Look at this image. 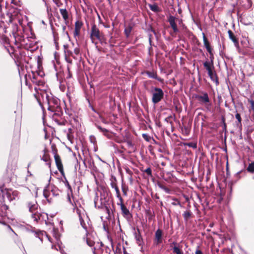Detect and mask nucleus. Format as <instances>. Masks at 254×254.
Returning a JSON list of instances; mask_svg holds the SVG:
<instances>
[{"instance_id": "nucleus-1", "label": "nucleus", "mask_w": 254, "mask_h": 254, "mask_svg": "<svg viewBox=\"0 0 254 254\" xmlns=\"http://www.w3.org/2000/svg\"><path fill=\"white\" fill-rule=\"evenodd\" d=\"M28 207L29 212L31 213V217L35 222H37L42 216L40 212V209L35 200L31 201L28 203Z\"/></svg>"}, {"instance_id": "nucleus-2", "label": "nucleus", "mask_w": 254, "mask_h": 254, "mask_svg": "<svg viewBox=\"0 0 254 254\" xmlns=\"http://www.w3.org/2000/svg\"><path fill=\"white\" fill-rule=\"evenodd\" d=\"M152 101L154 104H157L164 97V92L163 90L159 88L155 87L152 90Z\"/></svg>"}, {"instance_id": "nucleus-3", "label": "nucleus", "mask_w": 254, "mask_h": 254, "mask_svg": "<svg viewBox=\"0 0 254 254\" xmlns=\"http://www.w3.org/2000/svg\"><path fill=\"white\" fill-rule=\"evenodd\" d=\"M101 37V35L99 29L96 27V26L95 24H93L91 27L90 34V38L92 41L93 42V41L95 39L100 40Z\"/></svg>"}, {"instance_id": "nucleus-4", "label": "nucleus", "mask_w": 254, "mask_h": 254, "mask_svg": "<svg viewBox=\"0 0 254 254\" xmlns=\"http://www.w3.org/2000/svg\"><path fill=\"white\" fill-rule=\"evenodd\" d=\"M176 20L178 21L180 24L182 22V20H181L179 19L176 18L173 16H170L169 17V19H168V21H169L171 27L173 29L174 32L176 33V32H178V29L177 25V24L176 22Z\"/></svg>"}, {"instance_id": "nucleus-5", "label": "nucleus", "mask_w": 254, "mask_h": 254, "mask_svg": "<svg viewBox=\"0 0 254 254\" xmlns=\"http://www.w3.org/2000/svg\"><path fill=\"white\" fill-rule=\"evenodd\" d=\"M36 237L38 238L42 242L44 238L47 239L51 243H53L51 238L46 234L45 232L38 231L34 232Z\"/></svg>"}, {"instance_id": "nucleus-6", "label": "nucleus", "mask_w": 254, "mask_h": 254, "mask_svg": "<svg viewBox=\"0 0 254 254\" xmlns=\"http://www.w3.org/2000/svg\"><path fill=\"white\" fill-rule=\"evenodd\" d=\"M117 204L120 205L122 213L124 217L127 219H129L131 216V214L129 210L125 206L123 202L118 203Z\"/></svg>"}, {"instance_id": "nucleus-7", "label": "nucleus", "mask_w": 254, "mask_h": 254, "mask_svg": "<svg viewBox=\"0 0 254 254\" xmlns=\"http://www.w3.org/2000/svg\"><path fill=\"white\" fill-rule=\"evenodd\" d=\"M79 218L81 226L87 232L89 227L88 222L86 223L85 221H87L88 217L86 216L83 215L82 216L81 214L79 213Z\"/></svg>"}, {"instance_id": "nucleus-8", "label": "nucleus", "mask_w": 254, "mask_h": 254, "mask_svg": "<svg viewBox=\"0 0 254 254\" xmlns=\"http://www.w3.org/2000/svg\"><path fill=\"white\" fill-rule=\"evenodd\" d=\"M55 162L56 165L57 166V168L59 171L62 173H64V169H63V166L62 163V161L60 158V157L59 155L56 154L54 156Z\"/></svg>"}, {"instance_id": "nucleus-9", "label": "nucleus", "mask_w": 254, "mask_h": 254, "mask_svg": "<svg viewBox=\"0 0 254 254\" xmlns=\"http://www.w3.org/2000/svg\"><path fill=\"white\" fill-rule=\"evenodd\" d=\"M155 242L156 245L160 244L162 242V231L159 229L155 233Z\"/></svg>"}, {"instance_id": "nucleus-10", "label": "nucleus", "mask_w": 254, "mask_h": 254, "mask_svg": "<svg viewBox=\"0 0 254 254\" xmlns=\"http://www.w3.org/2000/svg\"><path fill=\"white\" fill-rule=\"evenodd\" d=\"M44 153L41 157V160H43L44 162H46V164L49 166V167L51 166V162H50V156L47 153V151L46 149H44L43 150Z\"/></svg>"}, {"instance_id": "nucleus-11", "label": "nucleus", "mask_w": 254, "mask_h": 254, "mask_svg": "<svg viewBox=\"0 0 254 254\" xmlns=\"http://www.w3.org/2000/svg\"><path fill=\"white\" fill-rule=\"evenodd\" d=\"M197 99L203 103H207L209 102V99L206 93H204L202 96H198Z\"/></svg>"}, {"instance_id": "nucleus-12", "label": "nucleus", "mask_w": 254, "mask_h": 254, "mask_svg": "<svg viewBox=\"0 0 254 254\" xmlns=\"http://www.w3.org/2000/svg\"><path fill=\"white\" fill-rule=\"evenodd\" d=\"M48 189H50L51 196H57L59 194V190L54 186H49Z\"/></svg>"}, {"instance_id": "nucleus-13", "label": "nucleus", "mask_w": 254, "mask_h": 254, "mask_svg": "<svg viewBox=\"0 0 254 254\" xmlns=\"http://www.w3.org/2000/svg\"><path fill=\"white\" fill-rule=\"evenodd\" d=\"M37 92V95H35L36 98L38 100V96L39 95L40 93ZM40 95H41L42 97L43 98V101H44V98H45V100L46 102H47L48 103H49V96H48L46 92L44 91H41Z\"/></svg>"}, {"instance_id": "nucleus-14", "label": "nucleus", "mask_w": 254, "mask_h": 254, "mask_svg": "<svg viewBox=\"0 0 254 254\" xmlns=\"http://www.w3.org/2000/svg\"><path fill=\"white\" fill-rule=\"evenodd\" d=\"M228 33L229 34V38L234 42L235 46L238 45V40L237 39L236 37H235V36L234 35V34H233L232 31L231 30H229Z\"/></svg>"}, {"instance_id": "nucleus-15", "label": "nucleus", "mask_w": 254, "mask_h": 254, "mask_svg": "<svg viewBox=\"0 0 254 254\" xmlns=\"http://www.w3.org/2000/svg\"><path fill=\"white\" fill-rule=\"evenodd\" d=\"M64 49L65 56H72L74 58H75V57L73 56L71 50L69 49V46L67 45H64Z\"/></svg>"}, {"instance_id": "nucleus-16", "label": "nucleus", "mask_w": 254, "mask_h": 254, "mask_svg": "<svg viewBox=\"0 0 254 254\" xmlns=\"http://www.w3.org/2000/svg\"><path fill=\"white\" fill-rule=\"evenodd\" d=\"M43 195L48 201H50V200L52 199L50 189H48V188L45 189L43 191Z\"/></svg>"}, {"instance_id": "nucleus-17", "label": "nucleus", "mask_w": 254, "mask_h": 254, "mask_svg": "<svg viewBox=\"0 0 254 254\" xmlns=\"http://www.w3.org/2000/svg\"><path fill=\"white\" fill-rule=\"evenodd\" d=\"M209 77L215 83L216 85L219 84V81L216 74L214 72H212L210 74H208Z\"/></svg>"}, {"instance_id": "nucleus-18", "label": "nucleus", "mask_w": 254, "mask_h": 254, "mask_svg": "<svg viewBox=\"0 0 254 254\" xmlns=\"http://www.w3.org/2000/svg\"><path fill=\"white\" fill-rule=\"evenodd\" d=\"M86 243L90 247H92L94 245V241L91 239V236L88 233H86Z\"/></svg>"}, {"instance_id": "nucleus-19", "label": "nucleus", "mask_w": 254, "mask_h": 254, "mask_svg": "<svg viewBox=\"0 0 254 254\" xmlns=\"http://www.w3.org/2000/svg\"><path fill=\"white\" fill-rule=\"evenodd\" d=\"M132 27L130 25H129L125 27L124 32H125V34L127 38L129 37V36H130V34L132 31Z\"/></svg>"}, {"instance_id": "nucleus-20", "label": "nucleus", "mask_w": 254, "mask_h": 254, "mask_svg": "<svg viewBox=\"0 0 254 254\" xmlns=\"http://www.w3.org/2000/svg\"><path fill=\"white\" fill-rule=\"evenodd\" d=\"M60 11L64 20H66L68 18V15L66 9H60Z\"/></svg>"}, {"instance_id": "nucleus-21", "label": "nucleus", "mask_w": 254, "mask_h": 254, "mask_svg": "<svg viewBox=\"0 0 254 254\" xmlns=\"http://www.w3.org/2000/svg\"><path fill=\"white\" fill-rule=\"evenodd\" d=\"M53 235H54V236L55 237V239L56 240V243H57V244L58 245V247L59 248L60 250H61V247L59 246V245H60V243H59V242H60V234L58 233H57L56 232V231L54 230Z\"/></svg>"}, {"instance_id": "nucleus-22", "label": "nucleus", "mask_w": 254, "mask_h": 254, "mask_svg": "<svg viewBox=\"0 0 254 254\" xmlns=\"http://www.w3.org/2000/svg\"><path fill=\"white\" fill-rule=\"evenodd\" d=\"M147 75L150 78H154L155 79H157L158 80H160L158 77L157 75L156 72L153 71H147L146 72Z\"/></svg>"}, {"instance_id": "nucleus-23", "label": "nucleus", "mask_w": 254, "mask_h": 254, "mask_svg": "<svg viewBox=\"0 0 254 254\" xmlns=\"http://www.w3.org/2000/svg\"><path fill=\"white\" fill-rule=\"evenodd\" d=\"M101 203H104L106 201V196L108 195V193L107 191L103 190V192H101Z\"/></svg>"}, {"instance_id": "nucleus-24", "label": "nucleus", "mask_w": 254, "mask_h": 254, "mask_svg": "<svg viewBox=\"0 0 254 254\" xmlns=\"http://www.w3.org/2000/svg\"><path fill=\"white\" fill-rule=\"evenodd\" d=\"M203 65L206 70L214 68L213 64L210 63L209 62L206 61L204 63Z\"/></svg>"}, {"instance_id": "nucleus-25", "label": "nucleus", "mask_w": 254, "mask_h": 254, "mask_svg": "<svg viewBox=\"0 0 254 254\" xmlns=\"http://www.w3.org/2000/svg\"><path fill=\"white\" fill-rule=\"evenodd\" d=\"M203 43L205 47L207 48L208 47H211L209 42L208 41L206 36H205L204 34H203Z\"/></svg>"}, {"instance_id": "nucleus-26", "label": "nucleus", "mask_w": 254, "mask_h": 254, "mask_svg": "<svg viewBox=\"0 0 254 254\" xmlns=\"http://www.w3.org/2000/svg\"><path fill=\"white\" fill-rule=\"evenodd\" d=\"M247 170L251 173H254V162H252L249 165Z\"/></svg>"}, {"instance_id": "nucleus-27", "label": "nucleus", "mask_w": 254, "mask_h": 254, "mask_svg": "<svg viewBox=\"0 0 254 254\" xmlns=\"http://www.w3.org/2000/svg\"><path fill=\"white\" fill-rule=\"evenodd\" d=\"M191 216V213L190 211H186L183 214V216L185 220H188Z\"/></svg>"}, {"instance_id": "nucleus-28", "label": "nucleus", "mask_w": 254, "mask_h": 254, "mask_svg": "<svg viewBox=\"0 0 254 254\" xmlns=\"http://www.w3.org/2000/svg\"><path fill=\"white\" fill-rule=\"evenodd\" d=\"M82 23L79 21H77L75 23V29L80 30L82 26Z\"/></svg>"}, {"instance_id": "nucleus-29", "label": "nucleus", "mask_w": 254, "mask_h": 254, "mask_svg": "<svg viewBox=\"0 0 254 254\" xmlns=\"http://www.w3.org/2000/svg\"><path fill=\"white\" fill-rule=\"evenodd\" d=\"M173 252L176 254H182V251L177 247H174L173 248Z\"/></svg>"}, {"instance_id": "nucleus-30", "label": "nucleus", "mask_w": 254, "mask_h": 254, "mask_svg": "<svg viewBox=\"0 0 254 254\" xmlns=\"http://www.w3.org/2000/svg\"><path fill=\"white\" fill-rule=\"evenodd\" d=\"M135 237V239H136V240L137 241V244L139 245H141V240H142L140 235H137L136 234Z\"/></svg>"}, {"instance_id": "nucleus-31", "label": "nucleus", "mask_w": 254, "mask_h": 254, "mask_svg": "<svg viewBox=\"0 0 254 254\" xmlns=\"http://www.w3.org/2000/svg\"><path fill=\"white\" fill-rule=\"evenodd\" d=\"M187 145L194 149L196 148L197 147L196 143L194 142L188 143H187Z\"/></svg>"}, {"instance_id": "nucleus-32", "label": "nucleus", "mask_w": 254, "mask_h": 254, "mask_svg": "<svg viewBox=\"0 0 254 254\" xmlns=\"http://www.w3.org/2000/svg\"><path fill=\"white\" fill-rule=\"evenodd\" d=\"M235 117H236V119L238 120V123L241 124V117L240 114L239 113H237L236 115H235Z\"/></svg>"}, {"instance_id": "nucleus-33", "label": "nucleus", "mask_w": 254, "mask_h": 254, "mask_svg": "<svg viewBox=\"0 0 254 254\" xmlns=\"http://www.w3.org/2000/svg\"><path fill=\"white\" fill-rule=\"evenodd\" d=\"M116 196L117 197L119 198V199L120 200V203H122L123 202V199L122 198V197H121V194H120V192H117L116 193Z\"/></svg>"}, {"instance_id": "nucleus-34", "label": "nucleus", "mask_w": 254, "mask_h": 254, "mask_svg": "<svg viewBox=\"0 0 254 254\" xmlns=\"http://www.w3.org/2000/svg\"><path fill=\"white\" fill-rule=\"evenodd\" d=\"M145 172L148 175H151V170L150 168L145 169Z\"/></svg>"}, {"instance_id": "nucleus-35", "label": "nucleus", "mask_w": 254, "mask_h": 254, "mask_svg": "<svg viewBox=\"0 0 254 254\" xmlns=\"http://www.w3.org/2000/svg\"><path fill=\"white\" fill-rule=\"evenodd\" d=\"M80 33V30H77L76 29H74V32H73V35L75 37L76 36H77L79 35Z\"/></svg>"}, {"instance_id": "nucleus-36", "label": "nucleus", "mask_w": 254, "mask_h": 254, "mask_svg": "<svg viewBox=\"0 0 254 254\" xmlns=\"http://www.w3.org/2000/svg\"><path fill=\"white\" fill-rule=\"evenodd\" d=\"M65 59L67 63L70 64L72 63V60L69 58V57L65 56Z\"/></svg>"}, {"instance_id": "nucleus-37", "label": "nucleus", "mask_w": 254, "mask_h": 254, "mask_svg": "<svg viewBox=\"0 0 254 254\" xmlns=\"http://www.w3.org/2000/svg\"><path fill=\"white\" fill-rule=\"evenodd\" d=\"M159 187H160V188H161L162 189L164 190L166 192H169V190L168 188H167L163 186L162 185L159 186Z\"/></svg>"}, {"instance_id": "nucleus-38", "label": "nucleus", "mask_w": 254, "mask_h": 254, "mask_svg": "<svg viewBox=\"0 0 254 254\" xmlns=\"http://www.w3.org/2000/svg\"><path fill=\"white\" fill-rule=\"evenodd\" d=\"M74 53L75 55H78L79 53V49L78 47L74 48Z\"/></svg>"}, {"instance_id": "nucleus-39", "label": "nucleus", "mask_w": 254, "mask_h": 254, "mask_svg": "<svg viewBox=\"0 0 254 254\" xmlns=\"http://www.w3.org/2000/svg\"><path fill=\"white\" fill-rule=\"evenodd\" d=\"M71 197L70 196L69 194H68L67 195V201L72 205H73V203L71 200Z\"/></svg>"}, {"instance_id": "nucleus-40", "label": "nucleus", "mask_w": 254, "mask_h": 254, "mask_svg": "<svg viewBox=\"0 0 254 254\" xmlns=\"http://www.w3.org/2000/svg\"><path fill=\"white\" fill-rule=\"evenodd\" d=\"M206 50L208 51V52H209V53L210 54V55H213L212 52V48H211V47H208L207 48H206Z\"/></svg>"}, {"instance_id": "nucleus-41", "label": "nucleus", "mask_w": 254, "mask_h": 254, "mask_svg": "<svg viewBox=\"0 0 254 254\" xmlns=\"http://www.w3.org/2000/svg\"><path fill=\"white\" fill-rule=\"evenodd\" d=\"M98 17H99V22L100 23H101L103 25V26L106 27V28H109V25H105L101 21V18L99 16H98Z\"/></svg>"}, {"instance_id": "nucleus-42", "label": "nucleus", "mask_w": 254, "mask_h": 254, "mask_svg": "<svg viewBox=\"0 0 254 254\" xmlns=\"http://www.w3.org/2000/svg\"><path fill=\"white\" fill-rule=\"evenodd\" d=\"M98 128L100 130H101L102 132H107V131H108V130H107L106 129H105V128H102V127H100V126H98Z\"/></svg>"}, {"instance_id": "nucleus-43", "label": "nucleus", "mask_w": 254, "mask_h": 254, "mask_svg": "<svg viewBox=\"0 0 254 254\" xmlns=\"http://www.w3.org/2000/svg\"><path fill=\"white\" fill-rule=\"evenodd\" d=\"M195 254H203V253L200 250L197 249L195 252Z\"/></svg>"}, {"instance_id": "nucleus-44", "label": "nucleus", "mask_w": 254, "mask_h": 254, "mask_svg": "<svg viewBox=\"0 0 254 254\" xmlns=\"http://www.w3.org/2000/svg\"><path fill=\"white\" fill-rule=\"evenodd\" d=\"M249 102L250 103L252 108L254 109V101L253 100H249Z\"/></svg>"}, {"instance_id": "nucleus-45", "label": "nucleus", "mask_w": 254, "mask_h": 254, "mask_svg": "<svg viewBox=\"0 0 254 254\" xmlns=\"http://www.w3.org/2000/svg\"><path fill=\"white\" fill-rule=\"evenodd\" d=\"M115 191H116V193L120 192L119 189L117 185H115Z\"/></svg>"}, {"instance_id": "nucleus-46", "label": "nucleus", "mask_w": 254, "mask_h": 254, "mask_svg": "<svg viewBox=\"0 0 254 254\" xmlns=\"http://www.w3.org/2000/svg\"><path fill=\"white\" fill-rule=\"evenodd\" d=\"M115 191H116V193L120 192L119 189L117 185H115Z\"/></svg>"}, {"instance_id": "nucleus-47", "label": "nucleus", "mask_w": 254, "mask_h": 254, "mask_svg": "<svg viewBox=\"0 0 254 254\" xmlns=\"http://www.w3.org/2000/svg\"><path fill=\"white\" fill-rule=\"evenodd\" d=\"M213 68H211V69L207 70V72H208V74H209L211 73H212V72H213Z\"/></svg>"}, {"instance_id": "nucleus-48", "label": "nucleus", "mask_w": 254, "mask_h": 254, "mask_svg": "<svg viewBox=\"0 0 254 254\" xmlns=\"http://www.w3.org/2000/svg\"><path fill=\"white\" fill-rule=\"evenodd\" d=\"M98 197H97V198H95L94 199V203H95V205H96L97 203H98Z\"/></svg>"}, {"instance_id": "nucleus-49", "label": "nucleus", "mask_w": 254, "mask_h": 254, "mask_svg": "<svg viewBox=\"0 0 254 254\" xmlns=\"http://www.w3.org/2000/svg\"><path fill=\"white\" fill-rule=\"evenodd\" d=\"M66 185L67 186V187L69 189H70V190H71V187L70 186V185H69V184L67 182H66Z\"/></svg>"}, {"instance_id": "nucleus-50", "label": "nucleus", "mask_w": 254, "mask_h": 254, "mask_svg": "<svg viewBox=\"0 0 254 254\" xmlns=\"http://www.w3.org/2000/svg\"><path fill=\"white\" fill-rule=\"evenodd\" d=\"M115 185H117L116 183H111V186L113 188L115 189Z\"/></svg>"}, {"instance_id": "nucleus-51", "label": "nucleus", "mask_w": 254, "mask_h": 254, "mask_svg": "<svg viewBox=\"0 0 254 254\" xmlns=\"http://www.w3.org/2000/svg\"><path fill=\"white\" fill-rule=\"evenodd\" d=\"M173 205H181L180 202L179 201H177V203H173Z\"/></svg>"}, {"instance_id": "nucleus-52", "label": "nucleus", "mask_w": 254, "mask_h": 254, "mask_svg": "<svg viewBox=\"0 0 254 254\" xmlns=\"http://www.w3.org/2000/svg\"><path fill=\"white\" fill-rule=\"evenodd\" d=\"M52 249H55L57 251L58 250V248L56 246H54V245L52 246Z\"/></svg>"}, {"instance_id": "nucleus-53", "label": "nucleus", "mask_w": 254, "mask_h": 254, "mask_svg": "<svg viewBox=\"0 0 254 254\" xmlns=\"http://www.w3.org/2000/svg\"><path fill=\"white\" fill-rule=\"evenodd\" d=\"M150 8H151V9L154 11L155 10V8L153 7V6L152 5H151L150 6Z\"/></svg>"}, {"instance_id": "nucleus-54", "label": "nucleus", "mask_w": 254, "mask_h": 254, "mask_svg": "<svg viewBox=\"0 0 254 254\" xmlns=\"http://www.w3.org/2000/svg\"><path fill=\"white\" fill-rule=\"evenodd\" d=\"M123 192L124 193L125 195H126L127 194V193L125 191V190L124 188H123Z\"/></svg>"}, {"instance_id": "nucleus-55", "label": "nucleus", "mask_w": 254, "mask_h": 254, "mask_svg": "<svg viewBox=\"0 0 254 254\" xmlns=\"http://www.w3.org/2000/svg\"><path fill=\"white\" fill-rule=\"evenodd\" d=\"M102 122H103L104 123H105V124H107V122L105 120H102Z\"/></svg>"}, {"instance_id": "nucleus-56", "label": "nucleus", "mask_w": 254, "mask_h": 254, "mask_svg": "<svg viewBox=\"0 0 254 254\" xmlns=\"http://www.w3.org/2000/svg\"><path fill=\"white\" fill-rule=\"evenodd\" d=\"M128 144L129 145H132L131 143L130 142H128Z\"/></svg>"}, {"instance_id": "nucleus-57", "label": "nucleus", "mask_w": 254, "mask_h": 254, "mask_svg": "<svg viewBox=\"0 0 254 254\" xmlns=\"http://www.w3.org/2000/svg\"><path fill=\"white\" fill-rule=\"evenodd\" d=\"M241 172V171H240V172H238V173L237 174V175H239V174H240Z\"/></svg>"}, {"instance_id": "nucleus-58", "label": "nucleus", "mask_w": 254, "mask_h": 254, "mask_svg": "<svg viewBox=\"0 0 254 254\" xmlns=\"http://www.w3.org/2000/svg\"><path fill=\"white\" fill-rule=\"evenodd\" d=\"M61 253H62V254H65V253H63V252H61Z\"/></svg>"}, {"instance_id": "nucleus-59", "label": "nucleus", "mask_w": 254, "mask_h": 254, "mask_svg": "<svg viewBox=\"0 0 254 254\" xmlns=\"http://www.w3.org/2000/svg\"><path fill=\"white\" fill-rule=\"evenodd\" d=\"M78 211H79V210H78V209H77V213H78Z\"/></svg>"}, {"instance_id": "nucleus-60", "label": "nucleus", "mask_w": 254, "mask_h": 254, "mask_svg": "<svg viewBox=\"0 0 254 254\" xmlns=\"http://www.w3.org/2000/svg\"><path fill=\"white\" fill-rule=\"evenodd\" d=\"M62 221H60V224H62Z\"/></svg>"}, {"instance_id": "nucleus-61", "label": "nucleus", "mask_w": 254, "mask_h": 254, "mask_svg": "<svg viewBox=\"0 0 254 254\" xmlns=\"http://www.w3.org/2000/svg\"><path fill=\"white\" fill-rule=\"evenodd\" d=\"M253 179H254V176L253 177Z\"/></svg>"}]
</instances>
